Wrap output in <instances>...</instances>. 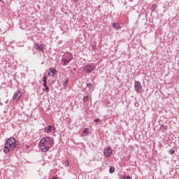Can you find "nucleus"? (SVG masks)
<instances>
[{
	"label": "nucleus",
	"instance_id": "obj_1",
	"mask_svg": "<svg viewBox=\"0 0 179 179\" xmlns=\"http://www.w3.org/2000/svg\"><path fill=\"white\" fill-rule=\"evenodd\" d=\"M18 147V142L16 141L15 138L10 137L6 141L3 151L4 153H8L10 150H14L15 148Z\"/></svg>",
	"mask_w": 179,
	"mask_h": 179
},
{
	"label": "nucleus",
	"instance_id": "obj_2",
	"mask_svg": "<svg viewBox=\"0 0 179 179\" xmlns=\"http://www.w3.org/2000/svg\"><path fill=\"white\" fill-rule=\"evenodd\" d=\"M52 145L53 143L49 137L43 138L40 140L39 147L43 152L48 151Z\"/></svg>",
	"mask_w": 179,
	"mask_h": 179
},
{
	"label": "nucleus",
	"instance_id": "obj_3",
	"mask_svg": "<svg viewBox=\"0 0 179 179\" xmlns=\"http://www.w3.org/2000/svg\"><path fill=\"white\" fill-rule=\"evenodd\" d=\"M94 69L95 66L93 64H88L83 67V71L86 72L87 73H90L92 72Z\"/></svg>",
	"mask_w": 179,
	"mask_h": 179
},
{
	"label": "nucleus",
	"instance_id": "obj_4",
	"mask_svg": "<svg viewBox=\"0 0 179 179\" xmlns=\"http://www.w3.org/2000/svg\"><path fill=\"white\" fill-rule=\"evenodd\" d=\"M47 79H48V77L46 76H44L43 77V87H45L44 90H43V92H50V88L48 87L47 85Z\"/></svg>",
	"mask_w": 179,
	"mask_h": 179
},
{
	"label": "nucleus",
	"instance_id": "obj_5",
	"mask_svg": "<svg viewBox=\"0 0 179 179\" xmlns=\"http://www.w3.org/2000/svg\"><path fill=\"white\" fill-rule=\"evenodd\" d=\"M22 96V90H18L14 94H13V99L15 101H19Z\"/></svg>",
	"mask_w": 179,
	"mask_h": 179
},
{
	"label": "nucleus",
	"instance_id": "obj_6",
	"mask_svg": "<svg viewBox=\"0 0 179 179\" xmlns=\"http://www.w3.org/2000/svg\"><path fill=\"white\" fill-rule=\"evenodd\" d=\"M112 153H113V150H112L111 148H110V147L106 148L103 150L104 156H106L107 157L111 156Z\"/></svg>",
	"mask_w": 179,
	"mask_h": 179
},
{
	"label": "nucleus",
	"instance_id": "obj_7",
	"mask_svg": "<svg viewBox=\"0 0 179 179\" xmlns=\"http://www.w3.org/2000/svg\"><path fill=\"white\" fill-rule=\"evenodd\" d=\"M134 89L137 92H138L142 89L141 83L139 81L135 83Z\"/></svg>",
	"mask_w": 179,
	"mask_h": 179
},
{
	"label": "nucleus",
	"instance_id": "obj_8",
	"mask_svg": "<svg viewBox=\"0 0 179 179\" xmlns=\"http://www.w3.org/2000/svg\"><path fill=\"white\" fill-rule=\"evenodd\" d=\"M52 129L55 130V127L50 125L45 127L44 131L47 134H49L52 131Z\"/></svg>",
	"mask_w": 179,
	"mask_h": 179
},
{
	"label": "nucleus",
	"instance_id": "obj_9",
	"mask_svg": "<svg viewBox=\"0 0 179 179\" xmlns=\"http://www.w3.org/2000/svg\"><path fill=\"white\" fill-rule=\"evenodd\" d=\"M56 73H57V70H55V69H50V71L48 72V76L53 77L55 76Z\"/></svg>",
	"mask_w": 179,
	"mask_h": 179
},
{
	"label": "nucleus",
	"instance_id": "obj_10",
	"mask_svg": "<svg viewBox=\"0 0 179 179\" xmlns=\"http://www.w3.org/2000/svg\"><path fill=\"white\" fill-rule=\"evenodd\" d=\"M88 133H89V129L88 128H85L83 133L81 134V136H85L87 135H88Z\"/></svg>",
	"mask_w": 179,
	"mask_h": 179
},
{
	"label": "nucleus",
	"instance_id": "obj_11",
	"mask_svg": "<svg viewBox=\"0 0 179 179\" xmlns=\"http://www.w3.org/2000/svg\"><path fill=\"white\" fill-rule=\"evenodd\" d=\"M35 47L37 50L44 52L43 48L38 44H36Z\"/></svg>",
	"mask_w": 179,
	"mask_h": 179
},
{
	"label": "nucleus",
	"instance_id": "obj_12",
	"mask_svg": "<svg viewBox=\"0 0 179 179\" xmlns=\"http://www.w3.org/2000/svg\"><path fill=\"white\" fill-rule=\"evenodd\" d=\"M70 62L71 59H62V65L66 66Z\"/></svg>",
	"mask_w": 179,
	"mask_h": 179
},
{
	"label": "nucleus",
	"instance_id": "obj_13",
	"mask_svg": "<svg viewBox=\"0 0 179 179\" xmlns=\"http://www.w3.org/2000/svg\"><path fill=\"white\" fill-rule=\"evenodd\" d=\"M113 27L115 29H120V24L116 23V22H113Z\"/></svg>",
	"mask_w": 179,
	"mask_h": 179
},
{
	"label": "nucleus",
	"instance_id": "obj_14",
	"mask_svg": "<svg viewBox=\"0 0 179 179\" xmlns=\"http://www.w3.org/2000/svg\"><path fill=\"white\" fill-rule=\"evenodd\" d=\"M115 168L114 166H110L109 169V173L110 174H113V173H115Z\"/></svg>",
	"mask_w": 179,
	"mask_h": 179
},
{
	"label": "nucleus",
	"instance_id": "obj_15",
	"mask_svg": "<svg viewBox=\"0 0 179 179\" xmlns=\"http://www.w3.org/2000/svg\"><path fill=\"white\" fill-rule=\"evenodd\" d=\"M88 99H89V96H85L83 97V102H87Z\"/></svg>",
	"mask_w": 179,
	"mask_h": 179
},
{
	"label": "nucleus",
	"instance_id": "obj_16",
	"mask_svg": "<svg viewBox=\"0 0 179 179\" xmlns=\"http://www.w3.org/2000/svg\"><path fill=\"white\" fill-rule=\"evenodd\" d=\"M92 83H88L87 84V87H89V88H92Z\"/></svg>",
	"mask_w": 179,
	"mask_h": 179
},
{
	"label": "nucleus",
	"instance_id": "obj_17",
	"mask_svg": "<svg viewBox=\"0 0 179 179\" xmlns=\"http://www.w3.org/2000/svg\"><path fill=\"white\" fill-rule=\"evenodd\" d=\"M65 165H66V166H70L69 162L68 160L65 161Z\"/></svg>",
	"mask_w": 179,
	"mask_h": 179
},
{
	"label": "nucleus",
	"instance_id": "obj_18",
	"mask_svg": "<svg viewBox=\"0 0 179 179\" xmlns=\"http://www.w3.org/2000/svg\"><path fill=\"white\" fill-rule=\"evenodd\" d=\"M94 122H101V120L100 119H96V120H94Z\"/></svg>",
	"mask_w": 179,
	"mask_h": 179
},
{
	"label": "nucleus",
	"instance_id": "obj_19",
	"mask_svg": "<svg viewBox=\"0 0 179 179\" xmlns=\"http://www.w3.org/2000/svg\"><path fill=\"white\" fill-rule=\"evenodd\" d=\"M39 46H40L43 50L44 49L43 45H40Z\"/></svg>",
	"mask_w": 179,
	"mask_h": 179
},
{
	"label": "nucleus",
	"instance_id": "obj_20",
	"mask_svg": "<svg viewBox=\"0 0 179 179\" xmlns=\"http://www.w3.org/2000/svg\"><path fill=\"white\" fill-rule=\"evenodd\" d=\"M92 48H93V49L96 48V46L93 45V46H92Z\"/></svg>",
	"mask_w": 179,
	"mask_h": 179
}]
</instances>
